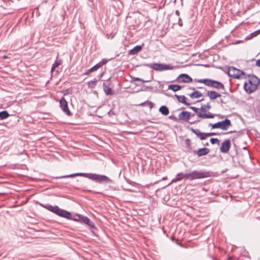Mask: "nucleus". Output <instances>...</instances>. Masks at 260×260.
Instances as JSON below:
<instances>
[{"label": "nucleus", "mask_w": 260, "mask_h": 260, "mask_svg": "<svg viewBox=\"0 0 260 260\" xmlns=\"http://www.w3.org/2000/svg\"><path fill=\"white\" fill-rule=\"evenodd\" d=\"M132 81H131L132 82H133L134 81H139L143 83L148 82L150 81V80H143L141 78H138V77H132Z\"/></svg>", "instance_id": "bb28decb"}, {"label": "nucleus", "mask_w": 260, "mask_h": 260, "mask_svg": "<svg viewBox=\"0 0 260 260\" xmlns=\"http://www.w3.org/2000/svg\"><path fill=\"white\" fill-rule=\"evenodd\" d=\"M4 59L5 58H7L8 57L7 56H4L3 57Z\"/></svg>", "instance_id": "37998d69"}, {"label": "nucleus", "mask_w": 260, "mask_h": 260, "mask_svg": "<svg viewBox=\"0 0 260 260\" xmlns=\"http://www.w3.org/2000/svg\"><path fill=\"white\" fill-rule=\"evenodd\" d=\"M235 131H230L228 132L224 133H223V134H231V133H235Z\"/></svg>", "instance_id": "e433bc0d"}, {"label": "nucleus", "mask_w": 260, "mask_h": 260, "mask_svg": "<svg viewBox=\"0 0 260 260\" xmlns=\"http://www.w3.org/2000/svg\"><path fill=\"white\" fill-rule=\"evenodd\" d=\"M175 96L177 98L179 102L184 104V105H185L186 106H189L190 105V103H189L186 101V98L184 95H178L175 94Z\"/></svg>", "instance_id": "6ab92c4d"}, {"label": "nucleus", "mask_w": 260, "mask_h": 260, "mask_svg": "<svg viewBox=\"0 0 260 260\" xmlns=\"http://www.w3.org/2000/svg\"><path fill=\"white\" fill-rule=\"evenodd\" d=\"M146 66L155 71H162L168 70H173L174 69L173 66H171L169 64H165L159 63H153L151 64H148L146 65Z\"/></svg>", "instance_id": "6e6552de"}, {"label": "nucleus", "mask_w": 260, "mask_h": 260, "mask_svg": "<svg viewBox=\"0 0 260 260\" xmlns=\"http://www.w3.org/2000/svg\"><path fill=\"white\" fill-rule=\"evenodd\" d=\"M228 74L229 76L232 77L235 79H239L242 78V76H244V78L247 77L245 76V74L243 71L236 69L233 67H230L229 68Z\"/></svg>", "instance_id": "1a4fd4ad"}, {"label": "nucleus", "mask_w": 260, "mask_h": 260, "mask_svg": "<svg viewBox=\"0 0 260 260\" xmlns=\"http://www.w3.org/2000/svg\"><path fill=\"white\" fill-rule=\"evenodd\" d=\"M100 67H99V66L96 64H95V66H94L93 67H92L91 68H90L89 70H88L86 73H85V74L86 75H88L90 73L93 72V71H96L98 69H99Z\"/></svg>", "instance_id": "393cba45"}, {"label": "nucleus", "mask_w": 260, "mask_h": 260, "mask_svg": "<svg viewBox=\"0 0 260 260\" xmlns=\"http://www.w3.org/2000/svg\"><path fill=\"white\" fill-rule=\"evenodd\" d=\"M55 68H53V66L52 65V67L51 70V72H52L55 69Z\"/></svg>", "instance_id": "ea45409f"}, {"label": "nucleus", "mask_w": 260, "mask_h": 260, "mask_svg": "<svg viewBox=\"0 0 260 260\" xmlns=\"http://www.w3.org/2000/svg\"><path fill=\"white\" fill-rule=\"evenodd\" d=\"M248 80L244 84V88L247 93H251L257 88L260 83L259 79L255 75H248Z\"/></svg>", "instance_id": "7ed1b4c3"}, {"label": "nucleus", "mask_w": 260, "mask_h": 260, "mask_svg": "<svg viewBox=\"0 0 260 260\" xmlns=\"http://www.w3.org/2000/svg\"><path fill=\"white\" fill-rule=\"evenodd\" d=\"M231 148V142L229 140H225L221 144L220 151L222 153H226L228 152Z\"/></svg>", "instance_id": "f8f14e48"}, {"label": "nucleus", "mask_w": 260, "mask_h": 260, "mask_svg": "<svg viewBox=\"0 0 260 260\" xmlns=\"http://www.w3.org/2000/svg\"><path fill=\"white\" fill-rule=\"evenodd\" d=\"M207 138V133H202L200 138L203 140H205Z\"/></svg>", "instance_id": "473e14b6"}, {"label": "nucleus", "mask_w": 260, "mask_h": 260, "mask_svg": "<svg viewBox=\"0 0 260 260\" xmlns=\"http://www.w3.org/2000/svg\"><path fill=\"white\" fill-rule=\"evenodd\" d=\"M210 152V149L207 148H202L199 149L197 152V154L198 156H202L207 154Z\"/></svg>", "instance_id": "a211bd4d"}, {"label": "nucleus", "mask_w": 260, "mask_h": 260, "mask_svg": "<svg viewBox=\"0 0 260 260\" xmlns=\"http://www.w3.org/2000/svg\"><path fill=\"white\" fill-rule=\"evenodd\" d=\"M260 33V29H258V30H257L254 32H253L252 33H251L250 35V37H248L247 38L248 39H250L251 38H252L253 37H255L257 35H258Z\"/></svg>", "instance_id": "cd10ccee"}, {"label": "nucleus", "mask_w": 260, "mask_h": 260, "mask_svg": "<svg viewBox=\"0 0 260 260\" xmlns=\"http://www.w3.org/2000/svg\"><path fill=\"white\" fill-rule=\"evenodd\" d=\"M9 116V114L7 111H3L0 112V119H4L8 118Z\"/></svg>", "instance_id": "b1692460"}, {"label": "nucleus", "mask_w": 260, "mask_h": 260, "mask_svg": "<svg viewBox=\"0 0 260 260\" xmlns=\"http://www.w3.org/2000/svg\"><path fill=\"white\" fill-rule=\"evenodd\" d=\"M142 49V47L140 45H137L132 49L128 51V54L134 55L140 52Z\"/></svg>", "instance_id": "f3484780"}, {"label": "nucleus", "mask_w": 260, "mask_h": 260, "mask_svg": "<svg viewBox=\"0 0 260 260\" xmlns=\"http://www.w3.org/2000/svg\"><path fill=\"white\" fill-rule=\"evenodd\" d=\"M195 115V114H191V117H193Z\"/></svg>", "instance_id": "a18cd8bd"}, {"label": "nucleus", "mask_w": 260, "mask_h": 260, "mask_svg": "<svg viewBox=\"0 0 260 260\" xmlns=\"http://www.w3.org/2000/svg\"><path fill=\"white\" fill-rule=\"evenodd\" d=\"M177 80L179 83H190L192 82V79L188 75L182 74L178 77Z\"/></svg>", "instance_id": "ddd939ff"}, {"label": "nucleus", "mask_w": 260, "mask_h": 260, "mask_svg": "<svg viewBox=\"0 0 260 260\" xmlns=\"http://www.w3.org/2000/svg\"><path fill=\"white\" fill-rule=\"evenodd\" d=\"M209 176V172L204 170H195L189 173H187V175H186V177H188V179L190 180L203 179L208 177Z\"/></svg>", "instance_id": "39448f33"}, {"label": "nucleus", "mask_w": 260, "mask_h": 260, "mask_svg": "<svg viewBox=\"0 0 260 260\" xmlns=\"http://www.w3.org/2000/svg\"><path fill=\"white\" fill-rule=\"evenodd\" d=\"M255 65L257 67H260V59H258L256 62V63H255Z\"/></svg>", "instance_id": "c9c22d12"}, {"label": "nucleus", "mask_w": 260, "mask_h": 260, "mask_svg": "<svg viewBox=\"0 0 260 260\" xmlns=\"http://www.w3.org/2000/svg\"><path fill=\"white\" fill-rule=\"evenodd\" d=\"M207 96H208L211 100H213L220 97L221 94L214 90H208L207 91Z\"/></svg>", "instance_id": "dca6fc26"}, {"label": "nucleus", "mask_w": 260, "mask_h": 260, "mask_svg": "<svg viewBox=\"0 0 260 260\" xmlns=\"http://www.w3.org/2000/svg\"><path fill=\"white\" fill-rule=\"evenodd\" d=\"M60 107L61 110L63 111V112L69 116L72 115V113L70 111L68 106V103L66 100L63 98H61L59 100Z\"/></svg>", "instance_id": "9d476101"}, {"label": "nucleus", "mask_w": 260, "mask_h": 260, "mask_svg": "<svg viewBox=\"0 0 260 260\" xmlns=\"http://www.w3.org/2000/svg\"><path fill=\"white\" fill-rule=\"evenodd\" d=\"M191 113L187 111H183L180 113L178 115L179 120L187 122L191 117Z\"/></svg>", "instance_id": "4468645a"}, {"label": "nucleus", "mask_w": 260, "mask_h": 260, "mask_svg": "<svg viewBox=\"0 0 260 260\" xmlns=\"http://www.w3.org/2000/svg\"><path fill=\"white\" fill-rule=\"evenodd\" d=\"M198 82L199 83H202L205 84L206 85L215 88L218 90H225L224 86L223 84L217 81L211 80V79H200Z\"/></svg>", "instance_id": "423d86ee"}, {"label": "nucleus", "mask_w": 260, "mask_h": 260, "mask_svg": "<svg viewBox=\"0 0 260 260\" xmlns=\"http://www.w3.org/2000/svg\"><path fill=\"white\" fill-rule=\"evenodd\" d=\"M231 125V120L229 119H225L224 120L219 121L214 124H209V126H211L212 128H220L223 131L228 129Z\"/></svg>", "instance_id": "0eeeda50"}, {"label": "nucleus", "mask_w": 260, "mask_h": 260, "mask_svg": "<svg viewBox=\"0 0 260 260\" xmlns=\"http://www.w3.org/2000/svg\"><path fill=\"white\" fill-rule=\"evenodd\" d=\"M200 121V119H198V120H196L195 121H191V122H189V123L191 124H194L195 123H197V122H199Z\"/></svg>", "instance_id": "72a5a7b5"}, {"label": "nucleus", "mask_w": 260, "mask_h": 260, "mask_svg": "<svg viewBox=\"0 0 260 260\" xmlns=\"http://www.w3.org/2000/svg\"><path fill=\"white\" fill-rule=\"evenodd\" d=\"M176 14L177 15H179V11L176 10Z\"/></svg>", "instance_id": "a19ab883"}, {"label": "nucleus", "mask_w": 260, "mask_h": 260, "mask_svg": "<svg viewBox=\"0 0 260 260\" xmlns=\"http://www.w3.org/2000/svg\"><path fill=\"white\" fill-rule=\"evenodd\" d=\"M41 205L44 208L60 217H62L68 219H71L77 222L80 221V217H77V218H72V215L70 212L59 208L57 206H53L49 204H47L46 205L41 204Z\"/></svg>", "instance_id": "f03ea898"}, {"label": "nucleus", "mask_w": 260, "mask_h": 260, "mask_svg": "<svg viewBox=\"0 0 260 260\" xmlns=\"http://www.w3.org/2000/svg\"><path fill=\"white\" fill-rule=\"evenodd\" d=\"M202 96V94L199 91H195L189 94V96L191 99L199 98Z\"/></svg>", "instance_id": "4be33fe9"}, {"label": "nucleus", "mask_w": 260, "mask_h": 260, "mask_svg": "<svg viewBox=\"0 0 260 260\" xmlns=\"http://www.w3.org/2000/svg\"><path fill=\"white\" fill-rule=\"evenodd\" d=\"M111 112V111H110V112H109V114H110V113Z\"/></svg>", "instance_id": "49530a36"}, {"label": "nucleus", "mask_w": 260, "mask_h": 260, "mask_svg": "<svg viewBox=\"0 0 260 260\" xmlns=\"http://www.w3.org/2000/svg\"><path fill=\"white\" fill-rule=\"evenodd\" d=\"M190 109L192 110L195 112V113L197 114L198 117H199V115H202L199 112L200 108H196L195 107L191 106V107H190Z\"/></svg>", "instance_id": "c85d7f7f"}, {"label": "nucleus", "mask_w": 260, "mask_h": 260, "mask_svg": "<svg viewBox=\"0 0 260 260\" xmlns=\"http://www.w3.org/2000/svg\"><path fill=\"white\" fill-rule=\"evenodd\" d=\"M159 111L164 115H168L169 113L168 108L166 106H162L159 108Z\"/></svg>", "instance_id": "aec40b11"}, {"label": "nucleus", "mask_w": 260, "mask_h": 260, "mask_svg": "<svg viewBox=\"0 0 260 260\" xmlns=\"http://www.w3.org/2000/svg\"><path fill=\"white\" fill-rule=\"evenodd\" d=\"M167 177H163V178H162V180H166V179H167Z\"/></svg>", "instance_id": "79ce46f5"}, {"label": "nucleus", "mask_w": 260, "mask_h": 260, "mask_svg": "<svg viewBox=\"0 0 260 260\" xmlns=\"http://www.w3.org/2000/svg\"><path fill=\"white\" fill-rule=\"evenodd\" d=\"M216 134L214 133H207V137H209V136H213V135H215Z\"/></svg>", "instance_id": "f704fd0d"}, {"label": "nucleus", "mask_w": 260, "mask_h": 260, "mask_svg": "<svg viewBox=\"0 0 260 260\" xmlns=\"http://www.w3.org/2000/svg\"><path fill=\"white\" fill-rule=\"evenodd\" d=\"M190 131L194 134H195L197 136L200 138L202 132H200L198 129H194L192 127L190 128Z\"/></svg>", "instance_id": "a878e982"}, {"label": "nucleus", "mask_w": 260, "mask_h": 260, "mask_svg": "<svg viewBox=\"0 0 260 260\" xmlns=\"http://www.w3.org/2000/svg\"><path fill=\"white\" fill-rule=\"evenodd\" d=\"M148 103L149 106L150 107V108H152L153 106L152 103L150 102H148Z\"/></svg>", "instance_id": "4c0bfd02"}, {"label": "nucleus", "mask_w": 260, "mask_h": 260, "mask_svg": "<svg viewBox=\"0 0 260 260\" xmlns=\"http://www.w3.org/2000/svg\"><path fill=\"white\" fill-rule=\"evenodd\" d=\"M182 88V86L179 85H170L168 87L169 89L172 90L173 91L176 92Z\"/></svg>", "instance_id": "5701e85b"}, {"label": "nucleus", "mask_w": 260, "mask_h": 260, "mask_svg": "<svg viewBox=\"0 0 260 260\" xmlns=\"http://www.w3.org/2000/svg\"><path fill=\"white\" fill-rule=\"evenodd\" d=\"M103 86L104 92L107 95H113L114 94V92L110 87L106 85L105 83H104Z\"/></svg>", "instance_id": "412c9836"}, {"label": "nucleus", "mask_w": 260, "mask_h": 260, "mask_svg": "<svg viewBox=\"0 0 260 260\" xmlns=\"http://www.w3.org/2000/svg\"><path fill=\"white\" fill-rule=\"evenodd\" d=\"M169 118L170 119H176V117H174L173 116H170L169 117Z\"/></svg>", "instance_id": "58836bf2"}, {"label": "nucleus", "mask_w": 260, "mask_h": 260, "mask_svg": "<svg viewBox=\"0 0 260 260\" xmlns=\"http://www.w3.org/2000/svg\"><path fill=\"white\" fill-rule=\"evenodd\" d=\"M107 62V60L106 59H103L99 63H98L97 64L99 66V67L100 68L103 65L106 64Z\"/></svg>", "instance_id": "2f4dec72"}, {"label": "nucleus", "mask_w": 260, "mask_h": 260, "mask_svg": "<svg viewBox=\"0 0 260 260\" xmlns=\"http://www.w3.org/2000/svg\"><path fill=\"white\" fill-rule=\"evenodd\" d=\"M211 108V106L209 103L202 105L199 110V112L202 115H199L198 118L201 119L214 118L215 115L209 112Z\"/></svg>", "instance_id": "20e7f679"}, {"label": "nucleus", "mask_w": 260, "mask_h": 260, "mask_svg": "<svg viewBox=\"0 0 260 260\" xmlns=\"http://www.w3.org/2000/svg\"><path fill=\"white\" fill-rule=\"evenodd\" d=\"M186 175H187V173L183 174L182 173H178L176 177L174 178L171 182L168 184V185H171L172 183L174 182H176L179 181L183 179H188V177H186Z\"/></svg>", "instance_id": "2eb2a0df"}, {"label": "nucleus", "mask_w": 260, "mask_h": 260, "mask_svg": "<svg viewBox=\"0 0 260 260\" xmlns=\"http://www.w3.org/2000/svg\"><path fill=\"white\" fill-rule=\"evenodd\" d=\"M76 217H80L81 223H84L87 225H88L90 228H94L93 222L90 220V219L84 216L81 214H77L76 215Z\"/></svg>", "instance_id": "9b49d317"}, {"label": "nucleus", "mask_w": 260, "mask_h": 260, "mask_svg": "<svg viewBox=\"0 0 260 260\" xmlns=\"http://www.w3.org/2000/svg\"><path fill=\"white\" fill-rule=\"evenodd\" d=\"M76 176H82L86 177L88 179L92 180L96 182L102 183H111L112 182L111 179L105 175H99L96 174L92 173H77L75 174H72L71 175H68L56 177V179L61 178H73Z\"/></svg>", "instance_id": "f257e3e1"}, {"label": "nucleus", "mask_w": 260, "mask_h": 260, "mask_svg": "<svg viewBox=\"0 0 260 260\" xmlns=\"http://www.w3.org/2000/svg\"><path fill=\"white\" fill-rule=\"evenodd\" d=\"M210 142L212 144H216V143H217L218 144H219L220 141H219V140L217 138H211L210 139Z\"/></svg>", "instance_id": "7c9ffc66"}, {"label": "nucleus", "mask_w": 260, "mask_h": 260, "mask_svg": "<svg viewBox=\"0 0 260 260\" xmlns=\"http://www.w3.org/2000/svg\"><path fill=\"white\" fill-rule=\"evenodd\" d=\"M179 24L180 26H182V24L181 23V22H179Z\"/></svg>", "instance_id": "c03bdc74"}, {"label": "nucleus", "mask_w": 260, "mask_h": 260, "mask_svg": "<svg viewBox=\"0 0 260 260\" xmlns=\"http://www.w3.org/2000/svg\"><path fill=\"white\" fill-rule=\"evenodd\" d=\"M62 60H56L52 64L53 66V68H57L62 63Z\"/></svg>", "instance_id": "c756f323"}]
</instances>
